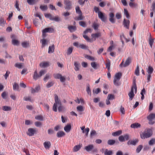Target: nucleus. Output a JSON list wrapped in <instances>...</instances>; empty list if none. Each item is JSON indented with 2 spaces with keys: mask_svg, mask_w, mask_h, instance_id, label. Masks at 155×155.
<instances>
[{
  "mask_svg": "<svg viewBox=\"0 0 155 155\" xmlns=\"http://www.w3.org/2000/svg\"><path fill=\"white\" fill-rule=\"evenodd\" d=\"M55 103L54 104L53 107V110L57 112V106H59L58 109L59 112L61 111L63 109V107L62 106L60 100L58 98V96L56 94L54 95Z\"/></svg>",
  "mask_w": 155,
  "mask_h": 155,
  "instance_id": "f257e3e1",
  "label": "nucleus"
},
{
  "mask_svg": "<svg viewBox=\"0 0 155 155\" xmlns=\"http://www.w3.org/2000/svg\"><path fill=\"white\" fill-rule=\"evenodd\" d=\"M152 130L150 129L145 130L144 131L140 134V137L141 139H144L150 137L152 135Z\"/></svg>",
  "mask_w": 155,
  "mask_h": 155,
  "instance_id": "f03ea898",
  "label": "nucleus"
},
{
  "mask_svg": "<svg viewBox=\"0 0 155 155\" xmlns=\"http://www.w3.org/2000/svg\"><path fill=\"white\" fill-rule=\"evenodd\" d=\"M84 149L87 152H89L91 151V153L92 154L97 153L98 151L97 149L96 148H95L93 145L92 144L85 146L84 147Z\"/></svg>",
  "mask_w": 155,
  "mask_h": 155,
  "instance_id": "7ed1b4c3",
  "label": "nucleus"
},
{
  "mask_svg": "<svg viewBox=\"0 0 155 155\" xmlns=\"http://www.w3.org/2000/svg\"><path fill=\"white\" fill-rule=\"evenodd\" d=\"M94 10L96 13H98V17L102 21L104 22L105 21L106 18L104 14L101 12L99 11V9L98 8L96 7H94Z\"/></svg>",
  "mask_w": 155,
  "mask_h": 155,
  "instance_id": "20e7f679",
  "label": "nucleus"
},
{
  "mask_svg": "<svg viewBox=\"0 0 155 155\" xmlns=\"http://www.w3.org/2000/svg\"><path fill=\"white\" fill-rule=\"evenodd\" d=\"M131 61V58L129 57L127 58L126 60V61L124 63V60H123L122 62L120 63V67H126L127 66H128L129 64L130 63Z\"/></svg>",
  "mask_w": 155,
  "mask_h": 155,
  "instance_id": "39448f33",
  "label": "nucleus"
},
{
  "mask_svg": "<svg viewBox=\"0 0 155 155\" xmlns=\"http://www.w3.org/2000/svg\"><path fill=\"white\" fill-rule=\"evenodd\" d=\"M64 3L65 5V9L70 10L71 8V2L69 0H64Z\"/></svg>",
  "mask_w": 155,
  "mask_h": 155,
  "instance_id": "423d86ee",
  "label": "nucleus"
},
{
  "mask_svg": "<svg viewBox=\"0 0 155 155\" xmlns=\"http://www.w3.org/2000/svg\"><path fill=\"white\" fill-rule=\"evenodd\" d=\"M73 45L77 48H80L83 49H87L88 47L83 44H79L78 42H75L73 44Z\"/></svg>",
  "mask_w": 155,
  "mask_h": 155,
  "instance_id": "0eeeda50",
  "label": "nucleus"
},
{
  "mask_svg": "<svg viewBox=\"0 0 155 155\" xmlns=\"http://www.w3.org/2000/svg\"><path fill=\"white\" fill-rule=\"evenodd\" d=\"M54 31V29L53 28H45L42 30V36L43 37L45 36V33L46 32L52 33Z\"/></svg>",
  "mask_w": 155,
  "mask_h": 155,
  "instance_id": "6e6552de",
  "label": "nucleus"
},
{
  "mask_svg": "<svg viewBox=\"0 0 155 155\" xmlns=\"http://www.w3.org/2000/svg\"><path fill=\"white\" fill-rule=\"evenodd\" d=\"M129 137L128 134H126L124 136L121 135L118 138V139L121 142H123L125 141V140H128L129 139Z\"/></svg>",
  "mask_w": 155,
  "mask_h": 155,
  "instance_id": "1a4fd4ad",
  "label": "nucleus"
},
{
  "mask_svg": "<svg viewBox=\"0 0 155 155\" xmlns=\"http://www.w3.org/2000/svg\"><path fill=\"white\" fill-rule=\"evenodd\" d=\"M101 36V33L97 32L95 34H93L91 35L92 42L96 40L97 38H98Z\"/></svg>",
  "mask_w": 155,
  "mask_h": 155,
  "instance_id": "9d476101",
  "label": "nucleus"
},
{
  "mask_svg": "<svg viewBox=\"0 0 155 155\" xmlns=\"http://www.w3.org/2000/svg\"><path fill=\"white\" fill-rule=\"evenodd\" d=\"M147 119L149 120L150 124H153L154 123V121H152V120L155 118V114H150L147 117Z\"/></svg>",
  "mask_w": 155,
  "mask_h": 155,
  "instance_id": "9b49d317",
  "label": "nucleus"
},
{
  "mask_svg": "<svg viewBox=\"0 0 155 155\" xmlns=\"http://www.w3.org/2000/svg\"><path fill=\"white\" fill-rule=\"evenodd\" d=\"M36 132V130L32 128H29L28 129V132L27 133L28 135L32 136L34 135Z\"/></svg>",
  "mask_w": 155,
  "mask_h": 155,
  "instance_id": "f8f14e48",
  "label": "nucleus"
},
{
  "mask_svg": "<svg viewBox=\"0 0 155 155\" xmlns=\"http://www.w3.org/2000/svg\"><path fill=\"white\" fill-rule=\"evenodd\" d=\"M134 88L131 87L130 91L128 94V95L129 97V99L131 101L132 100L135 95L134 92Z\"/></svg>",
  "mask_w": 155,
  "mask_h": 155,
  "instance_id": "ddd939ff",
  "label": "nucleus"
},
{
  "mask_svg": "<svg viewBox=\"0 0 155 155\" xmlns=\"http://www.w3.org/2000/svg\"><path fill=\"white\" fill-rule=\"evenodd\" d=\"M123 25L125 27H126L127 28L129 29L130 25L129 20L124 19L123 22Z\"/></svg>",
  "mask_w": 155,
  "mask_h": 155,
  "instance_id": "4468645a",
  "label": "nucleus"
},
{
  "mask_svg": "<svg viewBox=\"0 0 155 155\" xmlns=\"http://www.w3.org/2000/svg\"><path fill=\"white\" fill-rule=\"evenodd\" d=\"M110 18L109 21L112 23H114L115 22V20L114 18V14L113 12H110L109 15Z\"/></svg>",
  "mask_w": 155,
  "mask_h": 155,
  "instance_id": "2eb2a0df",
  "label": "nucleus"
},
{
  "mask_svg": "<svg viewBox=\"0 0 155 155\" xmlns=\"http://www.w3.org/2000/svg\"><path fill=\"white\" fill-rule=\"evenodd\" d=\"M41 68H45L49 65V62H44L40 63L39 64Z\"/></svg>",
  "mask_w": 155,
  "mask_h": 155,
  "instance_id": "dca6fc26",
  "label": "nucleus"
},
{
  "mask_svg": "<svg viewBox=\"0 0 155 155\" xmlns=\"http://www.w3.org/2000/svg\"><path fill=\"white\" fill-rule=\"evenodd\" d=\"M71 129V126L70 124H67L66 126L64 128V130L65 131L68 133L70 131Z\"/></svg>",
  "mask_w": 155,
  "mask_h": 155,
  "instance_id": "f3484780",
  "label": "nucleus"
},
{
  "mask_svg": "<svg viewBox=\"0 0 155 155\" xmlns=\"http://www.w3.org/2000/svg\"><path fill=\"white\" fill-rule=\"evenodd\" d=\"M54 45H53L51 46H49L48 48V53L50 54L53 53L54 51Z\"/></svg>",
  "mask_w": 155,
  "mask_h": 155,
  "instance_id": "a211bd4d",
  "label": "nucleus"
},
{
  "mask_svg": "<svg viewBox=\"0 0 155 155\" xmlns=\"http://www.w3.org/2000/svg\"><path fill=\"white\" fill-rule=\"evenodd\" d=\"M131 87L134 88L135 92L136 93L137 91V86L136 83V79L134 78L133 80V85Z\"/></svg>",
  "mask_w": 155,
  "mask_h": 155,
  "instance_id": "6ab92c4d",
  "label": "nucleus"
},
{
  "mask_svg": "<svg viewBox=\"0 0 155 155\" xmlns=\"http://www.w3.org/2000/svg\"><path fill=\"white\" fill-rule=\"evenodd\" d=\"M44 145L45 149H49L51 146V143L49 141L45 142Z\"/></svg>",
  "mask_w": 155,
  "mask_h": 155,
  "instance_id": "aec40b11",
  "label": "nucleus"
},
{
  "mask_svg": "<svg viewBox=\"0 0 155 155\" xmlns=\"http://www.w3.org/2000/svg\"><path fill=\"white\" fill-rule=\"evenodd\" d=\"M140 126L141 125L140 124L136 123L131 124L130 127L132 128H137L138 127H140Z\"/></svg>",
  "mask_w": 155,
  "mask_h": 155,
  "instance_id": "412c9836",
  "label": "nucleus"
},
{
  "mask_svg": "<svg viewBox=\"0 0 155 155\" xmlns=\"http://www.w3.org/2000/svg\"><path fill=\"white\" fill-rule=\"evenodd\" d=\"M138 140H134L129 141L127 142V144L128 145H135L137 143Z\"/></svg>",
  "mask_w": 155,
  "mask_h": 155,
  "instance_id": "4be33fe9",
  "label": "nucleus"
},
{
  "mask_svg": "<svg viewBox=\"0 0 155 155\" xmlns=\"http://www.w3.org/2000/svg\"><path fill=\"white\" fill-rule=\"evenodd\" d=\"M40 77H41L40 76L39 74H38L37 72V71L35 70L34 72L33 76V79L35 80H36Z\"/></svg>",
  "mask_w": 155,
  "mask_h": 155,
  "instance_id": "5701e85b",
  "label": "nucleus"
},
{
  "mask_svg": "<svg viewBox=\"0 0 155 155\" xmlns=\"http://www.w3.org/2000/svg\"><path fill=\"white\" fill-rule=\"evenodd\" d=\"M150 36L149 38V44L150 45L151 48L152 47L153 44L154 42V39H152L151 38V34L150 33Z\"/></svg>",
  "mask_w": 155,
  "mask_h": 155,
  "instance_id": "b1692460",
  "label": "nucleus"
},
{
  "mask_svg": "<svg viewBox=\"0 0 155 155\" xmlns=\"http://www.w3.org/2000/svg\"><path fill=\"white\" fill-rule=\"evenodd\" d=\"M74 65L75 66V70L76 71H79V67H80V64L78 62L75 61L74 62Z\"/></svg>",
  "mask_w": 155,
  "mask_h": 155,
  "instance_id": "393cba45",
  "label": "nucleus"
},
{
  "mask_svg": "<svg viewBox=\"0 0 155 155\" xmlns=\"http://www.w3.org/2000/svg\"><path fill=\"white\" fill-rule=\"evenodd\" d=\"M104 153V155H112L113 153L112 150H108L107 149H105Z\"/></svg>",
  "mask_w": 155,
  "mask_h": 155,
  "instance_id": "a878e982",
  "label": "nucleus"
},
{
  "mask_svg": "<svg viewBox=\"0 0 155 155\" xmlns=\"http://www.w3.org/2000/svg\"><path fill=\"white\" fill-rule=\"evenodd\" d=\"M65 133L63 131H58L57 134V136L58 137H61L64 136Z\"/></svg>",
  "mask_w": 155,
  "mask_h": 155,
  "instance_id": "bb28decb",
  "label": "nucleus"
},
{
  "mask_svg": "<svg viewBox=\"0 0 155 155\" xmlns=\"http://www.w3.org/2000/svg\"><path fill=\"white\" fill-rule=\"evenodd\" d=\"M91 67L95 69H97V67L99 66V64L95 62H92L91 63Z\"/></svg>",
  "mask_w": 155,
  "mask_h": 155,
  "instance_id": "cd10ccee",
  "label": "nucleus"
},
{
  "mask_svg": "<svg viewBox=\"0 0 155 155\" xmlns=\"http://www.w3.org/2000/svg\"><path fill=\"white\" fill-rule=\"evenodd\" d=\"M122 133L121 130H119L117 131L113 132L112 133V135L113 136H116L120 135Z\"/></svg>",
  "mask_w": 155,
  "mask_h": 155,
  "instance_id": "c85d7f7f",
  "label": "nucleus"
},
{
  "mask_svg": "<svg viewBox=\"0 0 155 155\" xmlns=\"http://www.w3.org/2000/svg\"><path fill=\"white\" fill-rule=\"evenodd\" d=\"M122 74L120 72H118L115 74L114 78L117 79V80H119Z\"/></svg>",
  "mask_w": 155,
  "mask_h": 155,
  "instance_id": "c756f323",
  "label": "nucleus"
},
{
  "mask_svg": "<svg viewBox=\"0 0 155 155\" xmlns=\"http://www.w3.org/2000/svg\"><path fill=\"white\" fill-rule=\"evenodd\" d=\"M68 29L71 32H72L76 30V27L74 26H70L68 27Z\"/></svg>",
  "mask_w": 155,
  "mask_h": 155,
  "instance_id": "7c9ffc66",
  "label": "nucleus"
},
{
  "mask_svg": "<svg viewBox=\"0 0 155 155\" xmlns=\"http://www.w3.org/2000/svg\"><path fill=\"white\" fill-rule=\"evenodd\" d=\"M86 91L88 94L90 96L91 95V91L90 88V86L89 84H87V85Z\"/></svg>",
  "mask_w": 155,
  "mask_h": 155,
  "instance_id": "2f4dec72",
  "label": "nucleus"
},
{
  "mask_svg": "<svg viewBox=\"0 0 155 155\" xmlns=\"http://www.w3.org/2000/svg\"><path fill=\"white\" fill-rule=\"evenodd\" d=\"M84 57L85 58H86L87 59H88L92 61H94L95 60V58H94L91 56L87 54H84Z\"/></svg>",
  "mask_w": 155,
  "mask_h": 155,
  "instance_id": "473e14b6",
  "label": "nucleus"
},
{
  "mask_svg": "<svg viewBox=\"0 0 155 155\" xmlns=\"http://www.w3.org/2000/svg\"><path fill=\"white\" fill-rule=\"evenodd\" d=\"M79 16L78 17H76L74 19L76 21L81 20L84 19V17L82 16V14H78Z\"/></svg>",
  "mask_w": 155,
  "mask_h": 155,
  "instance_id": "72a5a7b5",
  "label": "nucleus"
},
{
  "mask_svg": "<svg viewBox=\"0 0 155 155\" xmlns=\"http://www.w3.org/2000/svg\"><path fill=\"white\" fill-rule=\"evenodd\" d=\"M149 144L150 145L152 146L155 144V138H153L151 139L149 141Z\"/></svg>",
  "mask_w": 155,
  "mask_h": 155,
  "instance_id": "f704fd0d",
  "label": "nucleus"
},
{
  "mask_svg": "<svg viewBox=\"0 0 155 155\" xmlns=\"http://www.w3.org/2000/svg\"><path fill=\"white\" fill-rule=\"evenodd\" d=\"M110 62L109 60L107 61V63L106 64V68H107L108 71H110Z\"/></svg>",
  "mask_w": 155,
  "mask_h": 155,
  "instance_id": "c9c22d12",
  "label": "nucleus"
},
{
  "mask_svg": "<svg viewBox=\"0 0 155 155\" xmlns=\"http://www.w3.org/2000/svg\"><path fill=\"white\" fill-rule=\"evenodd\" d=\"M2 109L5 111H10L11 110V107L8 106H3L2 107Z\"/></svg>",
  "mask_w": 155,
  "mask_h": 155,
  "instance_id": "e433bc0d",
  "label": "nucleus"
},
{
  "mask_svg": "<svg viewBox=\"0 0 155 155\" xmlns=\"http://www.w3.org/2000/svg\"><path fill=\"white\" fill-rule=\"evenodd\" d=\"M81 146L80 145L75 146L73 149V151L74 152H77L81 148Z\"/></svg>",
  "mask_w": 155,
  "mask_h": 155,
  "instance_id": "4c0bfd02",
  "label": "nucleus"
},
{
  "mask_svg": "<svg viewBox=\"0 0 155 155\" xmlns=\"http://www.w3.org/2000/svg\"><path fill=\"white\" fill-rule=\"evenodd\" d=\"M15 66L18 68L21 69L22 68L23 65L22 63H17L15 64Z\"/></svg>",
  "mask_w": 155,
  "mask_h": 155,
  "instance_id": "58836bf2",
  "label": "nucleus"
},
{
  "mask_svg": "<svg viewBox=\"0 0 155 155\" xmlns=\"http://www.w3.org/2000/svg\"><path fill=\"white\" fill-rule=\"evenodd\" d=\"M90 129L89 128L87 127L84 130H83L82 133L85 134L86 137H87L88 135V133Z\"/></svg>",
  "mask_w": 155,
  "mask_h": 155,
  "instance_id": "ea45409f",
  "label": "nucleus"
},
{
  "mask_svg": "<svg viewBox=\"0 0 155 155\" xmlns=\"http://www.w3.org/2000/svg\"><path fill=\"white\" fill-rule=\"evenodd\" d=\"M41 42L42 44V47L43 48L45 45L48 44L47 41L45 39H43L41 41Z\"/></svg>",
  "mask_w": 155,
  "mask_h": 155,
  "instance_id": "a19ab883",
  "label": "nucleus"
},
{
  "mask_svg": "<svg viewBox=\"0 0 155 155\" xmlns=\"http://www.w3.org/2000/svg\"><path fill=\"white\" fill-rule=\"evenodd\" d=\"M107 99L110 100H113L115 99V97L114 95L112 94H108L107 97Z\"/></svg>",
  "mask_w": 155,
  "mask_h": 155,
  "instance_id": "79ce46f5",
  "label": "nucleus"
},
{
  "mask_svg": "<svg viewBox=\"0 0 155 155\" xmlns=\"http://www.w3.org/2000/svg\"><path fill=\"white\" fill-rule=\"evenodd\" d=\"M76 12L78 14H82L81 12L79 6H77L75 8Z\"/></svg>",
  "mask_w": 155,
  "mask_h": 155,
  "instance_id": "37998d69",
  "label": "nucleus"
},
{
  "mask_svg": "<svg viewBox=\"0 0 155 155\" xmlns=\"http://www.w3.org/2000/svg\"><path fill=\"white\" fill-rule=\"evenodd\" d=\"M77 110L78 111L80 112H82L84 110L83 107L81 105L77 106Z\"/></svg>",
  "mask_w": 155,
  "mask_h": 155,
  "instance_id": "c03bdc74",
  "label": "nucleus"
},
{
  "mask_svg": "<svg viewBox=\"0 0 155 155\" xmlns=\"http://www.w3.org/2000/svg\"><path fill=\"white\" fill-rule=\"evenodd\" d=\"M153 69L152 67L149 66L148 67L147 72L149 74H151L152 73Z\"/></svg>",
  "mask_w": 155,
  "mask_h": 155,
  "instance_id": "a18cd8bd",
  "label": "nucleus"
},
{
  "mask_svg": "<svg viewBox=\"0 0 155 155\" xmlns=\"http://www.w3.org/2000/svg\"><path fill=\"white\" fill-rule=\"evenodd\" d=\"M98 24L94 22L93 24L92 27L94 28L95 30H97L98 29Z\"/></svg>",
  "mask_w": 155,
  "mask_h": 155,
  "instance_id": "49530a36",
  "label": "nucleus"
},
{
  "mask_svg": "<svg viewBox=\"0 0 155 155\" xmlns=\"http://www.w3.org/2000/svg\"><path fill=\"white\" fill-rule=\"evenodd\" d=\"M44 15L46 18H49L50 20L53 19L52 18L53 17L50 14H45Z\"/></svg>",
  "mask_w": 155,
  "mask_h": 155,
  "instance_id": "de8ad7c7",
  "label": "nucleus"
},
{
  "mask_svg": "<svg viewBox=\"0 0 155 155\" xmlns=\"http://www.w3.org/2000/svg\"><path fill=\"white\" fill-rule=\"evenodd\" d=\"M135 74L137 76H139V69L138 65L137 66V68L135 69Z\"/></svg>",
  "mask_w": 155,
  "mask_h": 155,
  "instance_id": "09e8293b",
  "label": "nucleus"
},
{
  "mask_svg": "<svg viewBox=\"0 0 155 155\" xmlns=\"http://www.w3.org/2000/svg\"><path fill=\"white\" fill-rule=\"evenodd\" d=\"M19 88L18 85L16 83H15L13 85V89L14 90H18Z\"/></svg>",
  "mask_w": 155,
  "mask_h": 155,
  "instance_id": "8fccbe9b",
  "label": "nucleus"
},
{
  "mask_svg": "<svg viewBox=\"0 0 155 155\" xmlns=\"http://www.w3.org/2000/svg\"><path fill=\"white\" fill-rule=\"evenodd\" d=\"M12 43L13 45H18L19 43V42L17 40L15 39H13L12 40Z\"/></svg>",
  "mask_w": 155,
  "mask_h": 155,
  "instance_id": "3c124183",
  "label": "nucleus"
},
{
  "mask_svg": "<svg viewBox=\"0 0 155 155\" xmlns=\"http://www.w3.org/2000/svg\"><path fill=\"white\" fill-rule=\"evenodd\" d=\"M96 135L97 133L95 130H93L91 131L90 133V137L91 138H92L93 136Z\"/></svg>",
  "mask_w": 155,
  "mask_h": 155,
  "instance_id": "603ef678",
  "label": "nucleus"
},
{
  "mask_svg": "<svg viewBox=\"0 0 155 155\" xmlns=\"http://www.w3.org/2000/svg\"><path fill=\"white\" fill-rule=\"evenodd\" d=\"M40 8L43 11L46 10L48 9V7L46 5H41L40 7Z\"/></svg>",
  "mask_w": 155,
  "mask_h": 155,
  "instance_id": "864d4df0",
  "label": "nucleus"
},
{
  "mask_svg": "<svg viewBox=\"0 0 155 155\" xmlns=\"http://www.w3.org/2000/svg\"><path fill=\"white\" fill-rule=\"evenodd\" d=\"M54 84V83L52 81L48 82L47 84L46 87L48 88H49L52 86Z\"/></svg>",
  "mask_w": 155,
  "mask_h": 155,
  "instance_id": "5fc2aeb1",
  "label": "nucleus"
},
{
  "mask_svg": "<svg viewBox=\"0 0 155 155\" xmlns=\"http://www.w3.org/2000/svg\"><path fill=\"white\" fill-rule=\"evenodd\" d=\"M115 142V141L114 140H109L107 141V143L109 145H113Z\"/></svg>",
  "mask_w": 155,
  "mask_h": 155,
  "instance_id": "6e6d98bb",
  "label": "nucleus"
},
{
  "mask_svg": "<svg viewBox=\"0 0 155 155\" xmlns=\"http://www.w3.org/2000/svg\"><path fill=\"white\" fill-rule=\"evenodd\" d=\"M83 37L87 41L92 42V40H91V39L87 35H83Z\"/></svg>",
  "mask_w": 155,
  "mask_h": 155,
  "instance_id": "4d7b16f0",
  "label": "nucleus"
},
{
  "mask_svg": "<svg viewBox=\"0 0 155 155\" xmlns=\"http://www.w3.org/2000/svg\"><path fill=\"white\" fill-rule=\"evenodd\" d=\"M80 25L83 27H85L86 26V23L84 21H80L79 22Z\"/></svg>",
  "mask_w": 155,
  "mask_h": 155,
  "instance_id": "13d9d810",
  "label": "nucleus"
},
{
  "mask_svg": "<svg viewBox=\"0 0 155 155\" xmlns=\"http://www.w3.org/2000/svg\"><path fill=\"white\" fill-rule=\"evenodd\" d=\"M73 47H69L67 50V54L69 55L71 53L73 50Z\"/></svg>",
  "mask_w": 155,
  "mask_h": 155,
  "instance_id": "bf43d9fd",
  "label": "nucleus"
},
{
  "mask_svg": "<svg viewBox=\"0 0 155 155\" xmlns=\"http://www.w3.org/2000/svg\"><path fill=\"white\" fill-rule=\"evenodd\" d=\"M5 23L6 21H4V18L2 17H1L0 18V26L4 24Z\"/></svg>",
  "mask_w": 155,
  "mask_h": 155,
  "instance_id": "052dcab7",
  "label": "nucleus"
},
{
  "mask_svg": "<svg viewBox=\"0 0 155 155\" xmlns=\"http://www.w3.org/2000/svg\"><path fill=\"white\" fill-rule=\"evenodd\" d=\"M143 148V146L141 145H139L136 149V152L137 153H139L141 151Z\"/></svg>",
  "mask_w": 155,
  "mask_h": 155,
  "instance_id": "680f3d73",
  "label": "nucleus"
},
{
  "mask_svg": "<svg viewBox=\"0 0 155 155\" xmlns=\"http://www.w3.org/2000/svg\"><path fill=\"white\" fill-rule=\"evenodd\" d=\"M124 14L126 15V17L127 18H129L130 17V16L128 13V12L127 10L126 9H124Z\"/></svg>",
  "mask_w": 155,
  "mask_h": 155,
  "instance_id": "e2e57ef3",
  "label": "nucleus"
},
{
  "mask_svg": "<svg viewBox=\"0 0 155 155\" xmlns=\"http://www.w3.org/2000/svg\"><path fill=\"white\" fill-rule=\"evenodd\" d=\"M61 75L59 74H53L54 78L55 79H60Z\"/></svg>",
  "mask_w": 155,
  "mask_h": 155,
  "instance_id": "0e129e2a",
  "label": "nucleus"
},
{
  "mask_svg": "<svg viewBox=\"0 0 155 155\" xmlns=\"http://www.w3.org/2000/svg\"><path fill=\"white\" fill-rule=\"evenodd\" d=\"M35 119L37 120H43V117L41 115H38L35 117Z\"/></svg>",
  "mask_w": 155,
  "mask_h": 155,
  "instance_id": "69168bd1",
  "label": "nucleus"
},
{
  "mask_svg": "<svg viewBox=\"0 0 155 155\" xmlns=\"http://www.w3.org/2000/svg\"><path fill=\"white\" fill-rule=\"evenodd\" d=\"M35 0H27L28 3L30 5H32L35 3Z\"/></svg>",
  "mask_w": 155,
  "mask_h": 155,
  "instance_id": "338daca9",
  "label": "nucleus"
},
{
  "mask_svg": "<svg viewBox=\"0 0 155 155\" xmlns=\"http://www.w3.org/2000/svg\"><path fill=\"white\" fill-rule=\"evenodd\" d=\"M151 8V11H153L154 12H155V2H153Z\"/></svg>",
  "mask_w": 155,
  "mask_h": 155,
  "instance_id": "774afa93",
  "label": "nucleus"
}]
</instances>
